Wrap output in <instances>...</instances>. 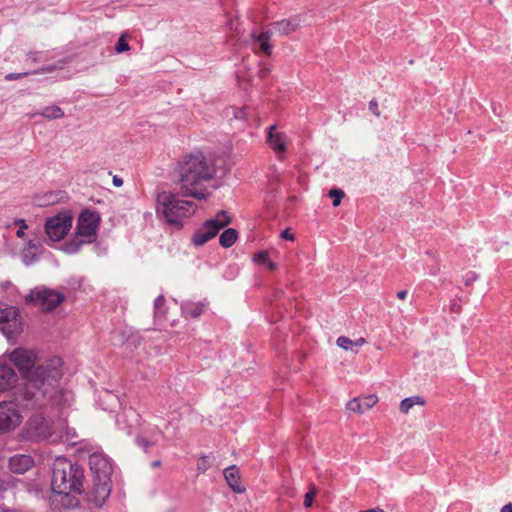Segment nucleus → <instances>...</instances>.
I'll list each match as a JSON object with an SVG mask.
<instances>
[{
	"label": "nucleus",
	"mask_w": 512,
	"mask_h": 512,
	"mask_svg": "<svg viewBox=\"0 0 512 512\" xmlns=\"http://www.w3.org/2000/svg\"><path fill=\"white\" fill-rule=\"evenodd\" d=\"M352 344V340L348 337H339L337 339V345L341 348L348 349V346Z\"/></svg>",
	"instance_id": "32"
},
{
	"label": "nucleus",
	"mask_w": 512,
	"mask_h": 512,
	"mask_svg": "<svg viewBox=\"0 0 512 512\" xmlns=\"http://www.w3.org/2000/svg\"><path fill=\"white\" fill-rule=\"evenodd\" d=\"M156 211L165 221L177 228L182 227V220L192 216L197 206L193 201L179 198L176 194L163 191L156 197Z\"/></svg>",
	"instance_id": "4"
},
{
	"label": "nucleus",
	"mask_w": 512,
	"mask_h": 512,
	"mask_svg": "<svg viewBox=\"0 0 512 512\" xmlns=\"http://www.w3.org/2000/svg\"><path fill=\"white\" fill-rule=\"evenodd\" d=\"M111 480H93V485L87 493V499L90 503L100 508L110 496Z\"/></svg>",
	"instance_id": "13"
},
{
	"label": "nucleus",
	"mask_w": 512,
	"mask_h": 512,
	"mask_svg": "<svg viewBox=\"0 0 512 512\" xmlns=\"http://www.w3.org/2000/svg\"><path fill=\"white\" fill-rule=\"evenodd\" d=\"M364 343H365V339L361 337V338L357 339L356 341H354V346L363 345Z\"/></svg>",
	"instance_id": "41"
},
{
	"label": "nucleus",
	"mask_w": 512,
	"mask_h": 512,
	"mask_svg": "<svg viewBox=\"0 0 512 512\" xmlns=\"http://www.w3.org/2000/svg\"><path fill=\"white\" fill-rule=\"evenodd\" d=\"M408 292L406 290H401L397 293V297L401 300L405 299Z\"/></svg>",
	"instance_id": "38"
},
{
	"label": "nucleus",
	"mask_w": 512,
	"mask_h": 512,
	"mask_svg": "<svg viewBox=\"0 0 512 512\" xmlns=\"http://www.w3.org/2000/svg\"><path fill=\"white\" fill-rule=\"evenodd\" d=\"M37 114L42 115L43 117H45L49 120H52V119H59V118L63 117L64 112L59 106L53 105V106H48V107L43 108Z\"/></svg>",
	"instance_id": "25"
},
{
	"label": "nucleus",
	"mask_w": 512,
	"mask_h": 512,
	"mask_svg": "<svg viewBox=\"0 0 512 512\" xmlns=\"http://www.w3.org/2000/svg\"><path fill=\"white\" fill-rule=\"evenodd\" d=\"M165 302V299L163 296H158L155 300V307L156 308H159L160 306H162Z\"/></svg>",
	"instance_id": "36"
},
{
	"label": "nucleus",
	"mask_w": 512,
	"mask_h": 512,
	"mask_svg": "<svg viewBox=\"0 0 512 512\" xmlns=\"http://www.w3.org/2000/svg\"><path fill=\"white\" fill-rule=\"evenodd\" d=\"M59 195H60V192L59 193L47 192V193H44L43 195H37L34 198V203H35V205L40 206V207L53 205L60 201Z\"/></svg>",
	"instance_id": "21"
},
{
	"label": "nucleus",
	"mask_w": 512,
	"mask_h": 512,
	"mask_svg": "<svg viewBox=\"0 0 512 512\" xmlns=\"http://www.w3.org/2000/svg\"><path fill=\"white\" fill-rule=\"evenodd\" d=\"M328 196L333 200V206L337 207L340 205L345 193L341 189L334 188L329 191Z\"/></svg>",
	"instance_id": "27"
},
{
	"label": "nucleus",
	"mask_w": 512,
	"mask_h": 512,
	"mask_svg": "<svg viewBox=\"0 0 512 512\" xmlns=\"http://www.w3.org/2000/svg\"><path fill=\"white\" fill-rule=\"evenodd\" d=\"M9 359L25 377L22 392L24 401H33L32 407L42 405L45 398L53 399L58 392V384L62 378V361L58 357L49 359L38 365L34 371L36 354L32 350L17 348L9 354Z\"/></svg>",
	"instance_id": "1"
},
{
	"label": "nucleus",
	"mask_w": 512,
	"mask_h": 512,
	"mask_svg": "<svg viewBox=\"0 0 512 512\" xmlns=\"http://www.w3.org/2000/svg\"><path fill=\"white\" fill-rule=\"evenodd\" d=\"M268 73H269V70L267 68H262L259 71V77L264 78L268 75Z\"/></svg>",
	"instance_id": "39"
},
{
	"label": "nucleus",
	"mask_w": 512,
	"mask_h": 512,
	"mask_svg": "<svg viewBox=\"0 0 512 512\" xmlns=\"http://www.w3.org/2000/svg\"><path fill=\"white\" fill-rule=\"evenodd\" d=\"M18 377L7 364L0 363V392H6L15 387Z\"/></svg>",
	"instance_id": "14"
},
{
	"label": "nucleus",
	"mask_w": 512,
	"mask_h": 512,
	"mask_svg": "<svg viewBox=\"0 0 512 512\" xmlns=\"http://www.w3.org/2000/svg\"><path fill=\"white\" fill-rule=\"evenodd\" d=\"M16 225L19 226V229L16 232L17 237L22 238L24 236V230L27 229V225L24 219L17 220Z\"/></svg>",
	"instance_id": "30"
},
{
	"label": "nucleus",
	"mask_w": 512,
	"mask_h": 512,
	"mask_svg": "<svg viewBox=\"0 0 512 512\" xmlns=\"http://www.w3.org/2000/svg\"><path fill=\"white\" fill-rule=\"evenodd\" d=\"M216 173L214 162H181L178 167V183L185 195L204 199V184Z\"/></svg>",
	"instance_id": "3"
},
{
	"label": "nucleus",
	"mask_w": 512,
	"mask_h": 512,
	"mask_svg": "<svg viewBox=\"0 0 512 512\" xmlns=\"http://www.w3.org/2000/svg\"><path fill=\"white\" fill-rule=\"evenodd\" d=\"M27 434L36 441L48 439L52 435L49 421L41 415L32 416L27 422Z\"/></svg>",
	"instance_id": "12"
},
{
	"label": "nucleus",
	"mask_w": 512,
	"mask_h": 512,
	"mask_svg": "<svg viewBox=\"0 0 512 512\" xmlns=\"http://www.w3.org/2000/svg\"><path fill=\"white\" fill-rule=\"evenodd\" d=\"M90 469L93 473V480H111L113 472L110 459L98 453H94L89 457Z\"/></svg>",
	"instance_id": "11"
},
{
	"label": "nucleus",
	"mask_w": 512,
	"mask_h": 512,
	"mask_svg": "<svg viewBox=\"0 0 512 512\" xmlns=\"http://www.w3.org/2000/svg\"><path fill=\"white\" fill-rule=\"evenodd\" d=\"M231 223V217L226 211H219L214 218L204 222L192 236V243L195 246H202L213 239L221 229Z\"/></svg>",
	"instance_id": "7"
},
{
	"label": "nucleus",
	"mask_w": 512,
	"mask_h": 512,
	"mask_svg": "<svg viewBox=\"0 0 512 512\" xmlns=\"http://www.w3.org/2000/svg\"><path fill=\"white\" fill-rule=\"evenodd\" d=\"M100 216L98 213L84 210L78 217L74 237L65 244L67 253H76L85 244H91L97 239Z\"/></svg>",
	"instance_id": "5"
},
{
	"label": "nucleus",
	"mask_w": 512,
	"mask_h": 512,
	"mask_svg": "<svg viewBox=\"0 0 512 512\" xmlns=\"http://www.w3.org/2000/svg\"><path fill=\"white\" fill-rule=\"evenodd\" d=\"M281 237L286 240H294V236L289 232V230L282 231Z\"/></svg>",
	"instance_id": "34"
},
{
	"label": "nucleus",
	"mask_w": 512,
	"mask_h": 512,
	"mask_svg": "<svg viewBox=\"0 0 512 512\" xmlns=\"http://www.w3.org/2000/svg\"><path fill=\"white\" fill-rule=\"evenodd\" d=\"M279 35H288L300 27V20L297 17L282 19L271 24Z\"/></svg>",
	"instance_id": "17"
},
{
	"label": "nucleus",
	"mask_w": 512,
	"mask_h": 512,
	"mask_svg": "<svg viewBox=\"0 0 512 512\" xmlns=\"http://www.w3.org/2000/svg\"><path fill=\"white\" fill-rule=\"evenodd\" d=\"M317 493V490H316V487L315 486H312L310 488V490L305 494V498H304V506L306 508H309L312 506V503H313V498L314 496L316 495Z\"/></svg>",
	"instance_id": "29"
},
{
	"label": "nucleus",
	"mask_w": 512,
	"mask_h": 512,
	"mask_svg": "<svg viewBox=\"0 0 512 512\" xmlns=\"http://www.w3.org/2000/svg\"><path fill=\"white\" fill-rule=\"evenodd\" d=\"M378 399L376 395H367L364 397L354 398V403H356V407H354V412L364 413L365 411L372 408Z\"/></svg>",
	"instance_id": "20"
},
{
	"label": "nucleus",
	"mask_w": 512,
	"mask_h": 512,
	"mask_svg": "<svg viewBox=\"0 0 512 512\" xmlns=\"http://www.w3.org/2000/svg\"><path fill=\"white\" fill-rule=\"evenodd\" d=\"M113 184H114V186H116V187H121V186L123 185V180H122V178H120L119 176L115 175V176L113 177Z\"/></svg>",
	"instance_id": "35"
},
{
	"label": "nucleus",
	"mask_w": 512,
	"mask_h": 512,
	"mask_svg": "<svg viewBox=\"0 0 512 512\" xmlns=\"http://www.w3.org/2000/svg\"><path fill=\"white\" fill-rule=\"evenodd\" d=\"M276 126L272 125L269 127L268 131V142L270 147L277 152H283L286 150V140L287 137L284 133L275 132Z\"/></svg>",
	"instance_id": "18"
},
{
	"label": "nucleus",
	"mask_w": 512,
	"mask_h": 512,
	"mask_svg": "<svg viewBox=\"0 0 512 512\" xmlns=\"http://www.w3.org/2000/svg\"><path fill=\"white\" fill-rule=\"evenodd\" d=\"M254 261L258 264H263V265H266L267 268L271 271L275 270L277 268V265L276 263H274L273 261H271L269 259V255L267 252L265 251H261L260 253L256 254L254 256Z\"/></svg>",
	"instance_id": "26"
},
{
	"label": "nucleus",
	"mask_w": 512,
	"mask_h": 512,
	"mask_svg": "<svg viewBox=\"0 0 512 512\" xmlns=\"http://www.w3.org/2000/svg\"><path fill=\"white\" fill-rule=\"evenodd\" d=\"M181 308L186 317L198 318L204 312L205 305L202 303H185Z\"/></svg>",
	"instance_id": "22"
},
{
	"label": "nucleus",
	"mask_w": 512,
	"mask_h": 512,
	"mask_svg": "<svg viewBox=\"0 0 512 512\" xmlns=\"http://www.w3.org/2000/svg\"><path fill=\"white\" fill-rule=\"evenodd\" d=\"M425 401L420 396L408 397L401 401L400 403V411L404 414H408L409 411L415 406L420 405L423 406Z\"/></svg>",
	"instance_id": "24"
},
{
	"label": "nucleus",
	"mask_w": 512,
	"mask_h": 512,
	"mask_svg": "<svg viewBox=\"0 0 512 512\" xmlns=\"http://www.w3.org/2000/svg\"><path fill=\"white\" fill-rule=\"evenodd\" d=\"M271 32L263 31L260 34H251V40L253 42L259 43L258 49H254L255 53H263L266 56H270L272 54L273 46L270 44Z\"/></svg>",
	"instance_id": "16"
},
{
	"label": "nucleus",
	"mask_w": 512,
	"mask_h": 512,
	"mask_svg": "<svg viewBox=\"0 0 512 512\" xmlns=\"http://www.w3.org/2000/svg\"><path fill=\"white\" fill-rule=\"evenodd\" d=\"M65 297L64 294L46 287H37L26 296L25 301L42 312H50L58 307Z\"/></svg>",
	"instance_id": "6"
},
{
	"label": "nucleus",
	"mask_w": 512,
	"mask_h": 512,
	"mask_svg": "<svg viewBox=\"0 0 512 512\" xmlns=\"http://www.w3.org/2000/svg\"><path fill=\"white\" fill-rule=\"evenodd\" d=\"M237 238L238 232L233 228H228L220 235L219 242L221 246L229 248L236 242Z\"/></svg>",
	"instance_id": "23"
},
{
	"label": "nucleus",
	"mask_w": 512,
	"mask_h": 512,
	"mask_svg": "<svg viewBox=\"0 0 512 512\" xmlns=\"http://www.w3.org/2000/svg\"><path fill=\"white\" fill-rule=\"evenodd\" d=\"M130 50V45L126 41V35L122 34L117 41L115 46V51L120 54Z\"/></svg>",
	"instance_id": "28"
},
{
	"label": "nucleus",
	"mask_w": 512,
	"mask_h": 512,
	"mask_svg": "<svg viewBox=\"0 0 512 512\" xmlns=\"http://www.w3.org/2000/svg\"><path fill=\"white\" fill-rule=\"evenodd\" d=\"M23 421V416L15 402H0V434L15 430Z\"/></svg>",
	"instance_id": "9"
},
{
	"label": "nucleus",
	"mask_w": 512,
	"mask_h": 512,
	"mask_svg": "<svg viewBox=\"0 0 512 512\" xmlns=\"http://www.w3.org/2000/svg\"><path fill=\"white\" fill-rule=\"evenodd\" d=\"M200 159H204V155L199 152L197 155L195 156H190V159L189 160H200Z\"/></svg>",
	"instance_id": "40"
},
{
	"label": "nucleus",
	"mask_w": 512,
	"mask_h": 512,
	"mask_svg": "<svg viewBox=\"0 0 512 512\" xmlns=\"http://www.w3.org/2000/svg\"><path fill=\"white\" fill-rule=\"evenodd\" d=\"M501 512H512V503H508L501 508Z\"/></svg>",
	"instance_id": "37"
},
{
	"label": "nucleus",
	"mask_w": 512,
	"mask_h": 512,
	"mask_svg": "<svg viewBox=\"0 0 512 512\" xmlns=\"http://www.w3.org/2000/svg\"><path fill=\"white\" fill-rule=\"evenodd\" d=\"M84 471L72 464L65 457H57L53 463L51 486L54 493L67 498L66 506H75L76 500L71 499V493L79 494L83 486Z\"/></svg>",
	"instance_id": "2"
},
{
	"label": "nucleus",
	"mask_w": 512,
	"mask_h": 512,
	"mask_svg": "<svg viewBox=\"0 0 512 512\" xmlns=\"http://www.w3.org/2000/svg\"><path fill=\"white\" fill-rule=\"evenodd\" d=\"M161 465V462L159 460H156L152 463L153 467H159Z\"/></svg>",
	"instance_id": "42"
},
{
	"label": "nucleus",
	"mask_w": 512,
	"mask_h": 512,
	"mask_svg": "<svg viewBox=\"0 0 512 512\" xmlns=\"http://www.w3.org/2000/svg\"><path fill=\"white\" fill-rule=\"evenodd\" d=\"M224 477L230 486V488L236 493H242L245 491L242 485L239 471L235 466H231L224 470Z\"/></svg>",
	"instance_id": "19"
},
{
	"label": "nucleus",
	"mask_w": 512,
	"mask_h": 512,
	"mask_svg": "<svg viewBox=\"0 0 512 512\" xmlns=\"http://www.w3.org/2000/svg\"><path fill=\"white\" fill-rule=\"evenodd\" d=\"M33 459L29 455H14L9 460V468L13 473L23 474L33 466Z\"/></svg>",
	"instance_id": "15"
},
{
	"label": "nucleus",
	"mask_w": 512,
	"mask_h": 512,
	"mask_svg": "<svg viewBox=\"0 0 512 512\" xmlns=\"http://www.w3.org/2000/svg\"><path fill=\"white\" fill-rule=\"evenodd\" d=\"M25 75H28V73L27 72H25V73H9L5 76V79L12 81V80L20 79L21 77H23Z\"/></svg>",
	"instance_id": "33"
},
{
	"label": "nucleus",
	"mask_w": 512,
	"mask_h": 512,
	"mask_svg": "<svg viewBox=\"0 0 512 512\" xmlns=\"http://www.w3.org/2000/svg\"><path fill=\"white\" fill-rule=\"evenodd\" d=\"M368 109L376 117L380 116V110H379L378 102L375 99H373V100H371L369 102Z\"/></svg>",
	"instance_id": "31"
},
{
	"label": "nucleus",
	"mask_w": 512,
	"mask_h": 512,
	"mask_svg": "<svg viewBox=\"0 0 512 512\" xmlns=\"http://www.w3.org/2000/svg\"><path fill=\"white\" fill-rule=\"evenodd\" d=\"M73 216L70 211L59 212L55 216L46 219L45 233L53 242L61 241L72 228Z\"/></svg>",
	"instance_id": "8"
},
{
	"label": "nucleus",
	"mask_w": 512,
	"mask_h": 512,
	"mask_svg": "<svg viewBox=\"0 0 512 512\" xmlns=\"http://www.w3.org/2000/svg\"><path fill=\"white\" fill-rule=\"evenodd\" d=\"M0 330L8 339L22 332L23 325L18 308L14 306L0 308Z\"/></svg>",
	"instance_id": "10"
}]
</instances>
